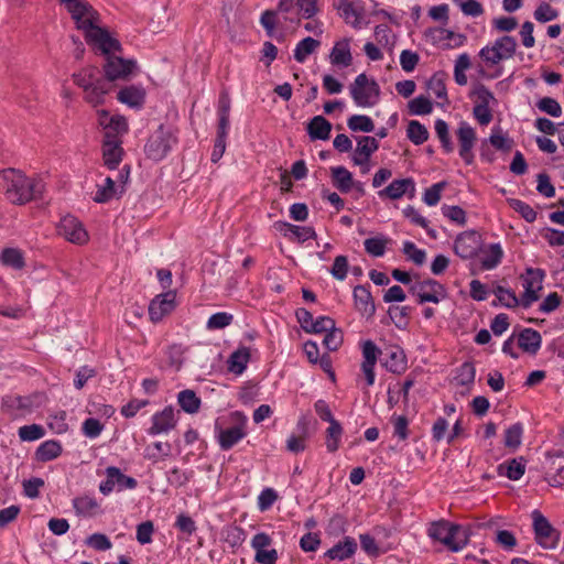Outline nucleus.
<instances>
[{
    "label": "nucleus",
    "instance_id": "48",
    "mask_svg": "<svg viewBox=\"0 0 564 564\" xmlns=\"http://www.w3.org/2000/svg\"><path fill=\"white\" fill-rule=\"evenodd\" d=\"M19 437L23 442H33L45 435V430L39 424L23 425L18 431Z\"/></svg>",
    "mask_w": 564,
    "mask_h": 564
},
{
    "label": "nucleus",
    "instance_id": "9",
    "mask_svg": "<svg viewBox=\"0 0 564 564\" xmlns=\"http://www.w3.org/2000/svg\"><path fill=\"white\" fill-rule=\"evenodd\" d=\"M130 169L124 166L117 176V180L105 177L100 183L96 184V191L93 199L96 203H108L113 198L120 197L124 192V185L129 178Z\"/></svg>",
    "mask_w": 564,
    "mask_h": 564
},
{
    "label": "nucleus",
    "instance_id": "23",
    "mask_svg": "<svg viewBox=\"0 0 564 564\" xmlns=\"http://www.w3.org/2000/svg\"><path fill=\"white\" fill-rule=\"evenodd\" d=\"M273 228L283 237L294 242H305L315 237V230L310 226H297L286 221H275Z\"/></svg>",
    "mask_w": 564,
    "mask_h": 564
},
{
    "label": "nucleus",
    "instance_id": "47",
    "mask_svg": "<svg viewBox=\"0 0 564 564\" xmlns=\"http://www.w3.org/2000/svg\"><path fill=\"white\" fill-rule=\"evenodd\" d=\"M234 321V315L227 312H218L213 314L207 323L206 328L208 330L223 329L229 326Z\"/></svg>",
    "mask_w": 564,
    "mask_h": 564
},
{
    "label": "nucleus",
    "instance_id": "63",
    "mask_svg": "<svg viewBox=\"0 0 564 564\" xmlns=\"http://www.w3.org/2000/svg\"><path fill=\"white\" fill-rule=\"evenodd\" d=\"M538 107L541 111L546 112L552 117H560L562 115L561 105L551 97H544L538 102Z\"/></svg>",
    "mask_w": 564,
    "mask_h": 564
},
{
    "label": "nucleus",
    "instance_id": "42",
    "mask_svg": "<svg viewBox=\"0 0 564 564\" xmlns=\"http://www.w3.org/2000/svg\"><path fill=\"white\" fill-rule=\"evenodd\" d=\"M0 261L3 265L14 270H20L25 264L23 252L17 248H6L0 253Z\"/></svg>",
    "mask_w": 564,
    "mask_h": 564
},
{
    "label": "nucleus",
    "instance_id": "61",
    "mask_svg": "<svg viewBox=\"0 0 564 564\" xmlns=\"http://www.w3.org/2000/svg\"><path fill=\"white\" fill-rule=\"evenodd\" d=\"M86 411L89 414L105 419H109L115 414V408L112 405L99 402H89Z\"/></svg>",
    "mask_w": 564,
    "mask_h": 564
},
{
    "label": "nucleus",
    "instance_id": "15",
    "mask_svg": "<svg viewBox=\"0 0 564 564\" xmlns=\"http://www.w3.org/2000/svg\"><path fill=\"white\" fill-rule=\"evenodd\" d=\"M97 116L98 123L105 131L104 139H121L127 133L128 122L123 116L111 115L106 110H99Z\"/></svg>",
    "mask_w": 564,
    "mask_h": 564
},
{
    "label": "nucleus",
    "instance_id": "20",
    "mask_svg": "<svg viewBox=\"0 0 564 564\" xmlns=\"http://www.w3.org/2000/svg\"><path fill=\"white\" fill-rule=\"evenodd\" d=\"M481 237L475 230L460 234L454 243L455 253L462 259H470L478 254L481 249Z\"/></svg>",
    "mask_w": 564,
    "mask_h": 564
},
{
    "label": "nucleus",
    "instance_id": "52",
    "mask_svg": "<svg viewBox=\"0 0 564 564\" xmlns=\"http://www.w3.org/2000/svg\"><path fill=\"white\" fill-rule=\"evenodd\" d=\"M224 539L230 546L237 547L245 542L246 533L242 528L230 525L224 530Z\"/></svg>",
    "mask_w": 564,
    "mask_h": 564
},
{
    "label": "nucleus",
    "instance_id": "30",
    "mask_svg": "<svg viewBox=\"0 0 564 564\" xmlns=\"http://www.w3.org/2000/svg\"><path fill=\"white\" fill-rule=\"evenodd\" d=\"M333 185L341 193H349L354 187H359L360 183L355 182L352 174L345 166H334L330 169Z\"/></svg>",
    "mask_w": 564,
    "mask_h": 564
},
{
    "label": "nucleus",
    "instance_id": "50",
    "mask_svg": "<svg viewBox=\"0 0 564 564\" xmlns=\"http://www.w3.org/2000/svg\"><path fill=\"white\" fill-rule=\"evenodd\" d=\"M495 48L500 53L505 59H508L513 56L516 48H517V42L512 36L505 35L500 39H498L494 43Z\"/></svg>",
    "mask_w": 564,
    "mask_h": 564
},
{
    "label": "nucleus",
    "instance_id": "33",
    "mask_svg": "<svg viewBox=\"0 0 564 564\" xmlns=\"http://www.w3.org/2000/svg\"><path fill=\"white\" fill-rule=\"evenodd\" d=\"M357 550V543L351 538H345L326 552L330 560L344 561L351 557Z\"/></svg>",
    "mask_w": 564,
    "mask_h": 564
},
{
    "label": "nucleus",
    "instance_id": "3",
    "mask_svg": "<svg viewBox=\"0 0 564 564\" xmlns=\"http://www.w3.org/2000/svg\"><path fill=\"white\" fill-rule=\"evenodd\" d=\"M214 434L220 449H231L248 435V416L241 411H232L226 416L217 417Z\"/></svg>",
    "mask_w": 564,
    "mask_h": 564
},
{
    "label": "nucleus",
    "instance_id": "57",
    "mask_svg": "<svg viewBox=\"0 0 564 564\" xmlns=\"http://www.w3.org/2000/svg\"><path fill=\"white\" fill-rule=\"evenodd\" d=\"M348 268L349 263L347 257L337 256L334 260V263L329 272L333 275V278H335L338 281H343L347 278Z\"/></svg>",
    "mask_w": 564,
    "mask_h": 564
},
{
    "label": "nucleus",
    "instance_id": "32",
    "mask_svg": "<svg viewBox=\"0 0 564 564\" xmlns=\"http://www.w3.org/2000/svg\"><path fill=\"white\" fill-rule=\"evenodd\" d=\"M250 360V349L241 346L236 349L228 358L227 368L231 373L241 375Z\"/></svg>",
    "mask_w": 564,
    "mask_h": 564
},
{
    "label": "nucleus",
    "instance_id": "43",
    "mask_svg": "<svg viewBox=\"0 0 564 564\" xmlns=\"http://www.w3.org/2000/svg\"><path fill=\"white\" fill-rule=\"evenodd\" d=\"M522 434L523 425L521 423H514L509 426L505 432V446L517 449L521 445Z\"/></svg>",
    "mask_w": 564,
    "mask_h": 564
},
{
    "label": "nucleus",
    "instance_id": "51",
    "mask_svg": "<svg viewBox=\"0 0 564 564\" xmlns=\"http://www.w3.org/2000/svg\"><path fill=\"white\" fill-rule=\"evenodd\" d=\"M499 303L506 307L512 308L521 304L513 291L497 285L494 290Z\"/></svg>",
    "mask_w": 564,
    "mask_h": 564
},
{
    "label": "nucleus",
    "instance_id": "36",
    "mask_svg": "<svg viewBox=\"0 0 564 564\" xmlns=\"http://www.w3.org/2000/svg\"><path fill=\"white\" fill-rule=\"evenodd\" d=\"M332 124L322 116H315L308 123L307 131L313 140H327L329 138Z\"/></svg>",
    "mask_w": 564,
    "mask_h": 564
},
{
    "label": "nucleus",
    "instance_id": "6",
    "mask_svg": "<svg viewBox=\"0 0 564 564\" xmlns=\"http://www.w3.org/2000/svg\"><path fill=\"white\" fill-rule=\"evenodd\" d=\"M350 96L356 106L371 108L379 102L380 87L377 82L366 74H359L349 86Z\"/></svg>",
    "mask_w": 564,
    "mask_h": 564
},
{
    "label": "nucleus",
    "instance_id": "38",
    "mask_svg": "<svg viewBox=\"0 0 564 564\" xmlns=\"http://www.w3.org/2000/svg\"><path fill=\"white\" fill-rule=\"evenodd\" d=\"M62 454V445L58 441L48 440L43 442L35 452V458L39 462H50Z\"/></svg>",
    "mask_w": 564,
    "mask_h": 564
},
{
    "label": "nucleus",
    "instance_id": "27",
    "mask_svg": "<svg viewBox=\"0 0 564 564\" xmlns=\"http://www.w3.org/2000/svg\"><path fill=\"white\" fill-rule=\"evenodd\" d=\"M382 366L392 373H401L406 369L404 351L399 346H390L382 352Z\"/></svg>",
    "mask_w": 564,
    "mask_h": 564
},
{
    "label": "nucleus",
    "instance_id": "14",
    "mask_svg": "<svg viewBox=\"0 0 564 564\" xmlns=\"http://www.w3.org/2000/svg\"><path fill=\"white\" fill-rule=\"evenodd\" d=\"M177 422V411L172 405H166L151 416L148 434L152 436L167 434L176 427Z\"/></svg>",
    "mask_w": 564,
    "mask_h": 564
},
{
    "label": "nucleus",
    "instance_id": "13",
    "mask_svg": "<svg viewBox=\"0 0 564 564\" xmlns=\"http://www.w3.org/2000/svg\"><path fill=\"white\" fill-rule=\"evenodd\" d=\"M378 149L379 142L373 137L365 135L357 139V147L351 160L355 165L360 167L362 174H367L371 170L370 158Z\"/></svg>",
    "mask_w": 564,
    "mask_h": 564
},
{
    "label": "nucleus",
    "instance_id": "55",
    "mask_svg": "<svg viewBox=\"0 0 564 564\" xmlns=\"http://www.w3.org/2000/svg\"><path fill=\"white\" fill-rule=\"evenodd\" d=\"M67 414L65 411H57L48 416V426L57 434L67 432L68 424L66 422Z\"/></svg>",
    "mask_w": 564,
    "mask_h": 564
},
{
    "label": "nucleus",
    "instance_id": "28",
    "mask_svg": "<svg viewBox=\"0 0 564 564\" xmlns=\"http://www.w3.org/2000/svg\"><path fill=\"white\" fill-rule=\"evenodd\" d=\"M145 89L141 85H129L118 91L117 99L132 109H141L145 101Z\"/></svg>",
    "mask_w": 564,
    "mask_h": 564
},
{
    "label": "nucleus",
    "instance_id": "34",
    "mask_svg": "<svg viewBox=\"0 0 564 564\" xmlns=\"http://www.w3.org/2000/svg\"><path fill=\"white\" fill-rule=\"evenodd\" d=\"M542 344V337L538 330L525 328L519 334L518 345L527 352L535 354Z\"/></svg>",
    "mask_w": 564,
    "mask_h": 564
},
{
    "label": "nucleus",
    "instance_id": "39",
    "mask_svg": "<svg viewBox=\"0 0 564 564\" xmlns=\"http://www.w3.org/2000/svg\"><path fill=\"white\" fill-rule=\"evenodd\" d=\"M343 434L344 430L338 421L332 422V424L326 429L325 445L329 453H335L339 448Z\"/></svg>",
    "mask_w": 564,
    "mask_h": 564
},
{
    "label": "nucleus",
    "instance_id": "17",
    "mask_svg": "<svg viewBox=\"0 0 564 564\" xmlns=\"http://www.w3.org/2000/svg\"><path fill=\"white\" fill-rule=\"evenodd\" d=\"M381 354L377 345L371 340H366L361 345L362 361L360 366L361 373L365 378L366 386L371 387L376 380L375 368L379 355Z\"/></svg>",
    "mask_w": 564,
    "mask_h": 564
},
{
    "label": "nucleus",
    "instance_id": "4",
    "mask_svg": "<svg viewBox=\"0 0 564 564\" xmlns=\"http://www.w3.org/2000/svg\"><path fill=\"white\" fill-rule=\"evenodd\" d=\"M73 80L84 94V100L93 107L105 102L110 86L106 79L100 76L99 69L95 66H85L73 74Z\"/></svg>",
    "mask_w": 564,
    "mask_h": 564
},
{
    "label": "nucleus",
    "instance_id": "58",
    "mask_svg": "<svg viewBox=\"0 0 564 564\" xmlns=\"http://www.w3.org/2000/svg\"><path fill=\"white\" fill-rule=\"evenodd\" d=\"M509 205L518 212L527 221H534L536 219V212L527 203L520 199H510Z\"/></svg>",
    "mask_w": 564,
    "mask_h": 564
},
{
    "label": "nucleus",
    "instance_id": "45",
    "mask_svg": "<svg viewBox=\"0 0 564 564\" xmlns=\"http://www.w3.org/2000/svg\"><path fill=\"white\" fill-rule=\"evenodd\" d=\"M502 254L503 252L500 245H490L489 249L485 251V256L481 259L482 268L486 270L496 268L500 263Z\"/></svg>",
    "mask_w": 564,
    "mask_h": 564
},
{
    "label": "nucleus",
    "instance_id": "25",
    "mask_svg": "<svg viewBox=\"0 0 564 564\" xmlns=\"http://www.w3.org/2000/svg\"><path fill=\"white\" fill-rule=\"evenodd\" d=\"M329 63L338 68H347L352 64L350 39L336 41L330 53Z\"/></svg>",
    "mask_w": 564,
    "mask_h": 564
},
{
    "label": "nucleus",
    "instance_id": "2",
    "mask_svg": "<svg viewBox=\"0 0 564 564\" xmlns=\"http://www.w3.org/2000/svg\"><path fill=\"white\" fill-rule=\"evenodd\" d=\"M0 180L7 198L13 204H25L43 191V184L37 178L26 177L22 172L8 169L0 173Z\"/></svg>",
    "mask_w": 564,
    "mask_h": 564
},
{
    "label": "nucleus",
    "instance_id": "21",
    "mask_svg": "<svg viewBox=\"0 0 564 564\" xmlns=\"http://www.w3.org/2000/svg\"><path fill=\"white\" fill-rule=\"evenodd\" d=\"M176 306V293L169 291L156 295L149 305V316L154 323L162 321Z\"/></svg>",
    "mask_w": 564,
    "mask_h": 564
},
{
    "label": "nucleus",
    "instance_id": "53",
    "mask_svg": "<svg viewBox=\"0 0 564 564\" xmlns=\"http://www.w3.org/2000/svg\"><path fill=\"white\" fill-rule=\"evenodd\" d=\"M104 429L105 424L95 417H88L82 424V433L90 440L97 438Z\"/></svg>",
    "mask_w": 564,
    "mask_h": 564
},
{
    "label": "nucleus",
    "instance_id": "46",
    "mask_svg": "<svg viewBox=\"0 0 564 564\" xmlns=\"http://www.w3.org/2000/svg\"><path fill=\"white\" fill-rule=\"evenodd\" d=\"M307 442V433L305 425L302 426L301 434H291L286 440V449L293 454H299L305 451Z\"/></svg>",
    "mask_w": 564,
    "mask_h": 564
},
{
    "label": "nucleus",
    "instance_id": "54",
    "mask_svg": "<svg viewBox=\"0 0 564 564\" xmlns=\"http://www.w3.org/2000/svg\"><path fill=\"white\" fill-rule=\"evenodd\" d=\"M506 476L511 480L520 479L525 471V463L522 457L513 458L506 463Z\"/></svg>",
    "mask_w": 564,
    "mask_h": 564
},
{
    "label": "nucleus",
    "instance_id": "18",
    "mask_svg": "<svg viewBox=\"0 0 564 564\" xmlns=\"http://www.w3.org/2000/svg\"><path fill=\"white\" fill-rule=\"evenodd\" d=\"M272 544V539L264 532L257 533L250 545L254 550V561L259 564H275L278 561V551L269 549Z\"/></svg>",
    "mask_w": 564,
    "mask_h": 564
},
{
    "label": "nucleus",
    "instance_id": "16",
    "mask_svg": "<svg viewBox=\"0 0 564 564\" xmlns=\"http://www.w3.org/2000/svg\"><path fill=\"white\" fill-rule=\"evenodd\" d=\"M105 473L106 479L99 485V490L105 496L111 494L116 486H118V490H122L134 489L138 485L134 478L122 474L121 470L115 466L107 467Z\"/></svg>",
    "mask_w": 564,
    "mask_h": 564
},
{
    "label": "nucleus",
    "instance_id": "59",
    "mask_svg": "<svg viewBox=\"0 0 564 564\" xmlns=\"http://www.w3.org/2000/svg\"><path fill=\"white\" fill-rule=\"evenodd\" d=\"M429 98L434 95L440 100L446 99V88L441 77H433L426 86Z\"/></svg>",
    "mask_w": 564,
    "mask_h": 564
},
{
    "label": "nucleus",
    "instance_id": "29",
    "mask_svg": "<svg viewBox=\"0 0 564 564\" xmlns=\"http://www.w3.org/2000/svg\"><path fill=\"white\" fill-rule=\"evenodd\" d=\"M415 191L414 183L410 178L394 180L387 187L378 192L382 199H399L404 195H413Z\"/></svg>",
    "mask_w": 564,
    "mask_h": 564
},
{
    "label": "nucleus",
    "instance_id": "40",
    "mask_svg": "<svg viewBox=\"0 0 564 564\" xmlns=\"http://www.w3.org/2000/svg\"><path fill=\"white\" fill-rule=\"evenodd\" d=\"M321 46V42L307 36L301 40L294 48V58L299 63H304L307 57Z\"/></svg>",
    "mask_w": 564,
    "mask_h": 564
},
{
    "label": "nucleus",
    "instance_id": "26",
    "mask_svg": "<svg viewBox=\"0 0 564 564\" xmlns=\"http://www.w3.org/2000/svg\"><path fill=\"white\" fill-rule=\"evenodd\" d=\"M121 139H104L102 142V162L109 170H115L119 166L123 158Z\"/></svg>",
    "mask_w": 564,
    "mask_h": 564
},
{
    "label": "nucleus",
    "instance_id": "49",
    "mask_svg": "<svg viewBox=\"0 0 564 564\" xmlns=\"http://www.w3.org/2000/svg\"><path fill=\"white\" fill-rule=\"evenodd\" d=\"M85 544L98 552L108 551L112 547L109 538L104 533H94L86 538Z\"/></svg>",
    "mask_w": 564,
    "mask_h": 564
},
{
    "label": "nucleus",
    "instance_id": "22",
    "mask_svg": "<svg viewBox=\"0 0 564 564\" xmlns=\"http://www.w3.org/2000/svg\"><path fill=\"white\" fill-rule=\"evenodd\" d=\"M332 6L347 24L360 30L368 24L365 20L362 9L349 0H332Z\"/></svg>",
    "mask_w": 564,
    "mask_h": 564
},
{
    "label": "nucleus",
    "instance_id": "56",
    "mask_svg": "<svg viewBox=\"0 0 564 564\" xmlns=\"http://www.w3.org/2000/svg\"><path fill=\"white\" fill-rule=\"evenodd\" d=\"M534 19L541 23L555 20L558 17L557 10L553 9L547 2H541L534 13Z\"/></svg>",
    "mask_w": 564,
    "mask_h": 564
},
{
    "label": "nucleus",
    "instance_id": "24",
    "mask_svg": "<svg viewBox=\"0 0 564 564\" xmlns=\"http://www.w3.org/2000/svg\"><path fill=\"white\" fill-rule=\"evenodd\" d=\"M457 139L459 143V155L466 164L474 162L473 148L476 142L475 130L466 122H462L457 130Z\"/></svg>",
    "mask_w": 564,
    "mask_h": 564
},
{
    "label": "nucleus",
    "instance_id": "10",
    "mask_svg": "<svg viewBox=\"0 0 564 564\" xmlns=\"http://www.w3.org/2000/svg\"><path fill=\"white\" fill-rule=\"evenodd\" d=\"M176 143L174 133L160 127L148 140L145 153L148 158L160 161L166 156L172 147Z\"/></svg>",
    "mask_w": 564,
    "mask_h": 564
},
{
    "label": "nucleus",
    "instance_id": "1",
    "mask_svg": "<svg viewBox=\"0 0 564 564\" xmlns=\"http://www.w3.org/2000/svg\"><path fill=\"white\" fill-rule=\"evenodd\" d=\"M70 14L76 29L94 50L108 53L119 47V41L102 26L100 14L87 0H61Z\"/></svg>",
    "mask_w": 564,
    "mask_h": 564
},
{
    "label": "nucleus",
    "instance_id": "8",
    "mask_svg": "<svg viewBox=\"0 0 564 564\" xmlns=\"http://www.w3.org/2000/svg\"><path fill=\"white\" fill-rule=\"evenodd\" d=\"M120 51L121 44L119 43L118 48L108 53H101L106 57L104 69L108 80L128 79L129 76L138 70V63L135 59H124L120 56H116V53Z\"/></svg>",
    "mask_w": 564,
    "mask_h": 564
},
{
    "label": "nucleus",
    "instance_id": "62",
    "mask_svg": "<svg viewBox=\"0 0 564 564\" xmlns=\"http://www.w3.org/2000/svg\"><path fill=\"white\" fill-rule=\"evenodd\" d=\"M354 296L356 300V305L358 308H361L364 306L365 311H373V304L371 302V295L370 293L362 286H357L354 290Z\"/></svg>",
    "mask_w": 564,
    "mask_h": 564
},
{
    "label": "nucleus",
    "instance_id": "64",
    "mask_svg": "<svg viewBox=\"0 0 564 564\" xmlns=\"http://www.w3.org/2000/svg\"><path fill=\"white\" fill-rule=\"evenodd\" d=\"M278 495L274 489L265 488L258 496V508L261 511L269 510L276 501Z\"/></svg>",
    "mask_w": 564,
    "mask_h": 564
},
{
    "label": "nucleus",
    "instance_id": "31",
    "mask_svg": "<svg viewBox=\"0 0 564 564\" xmlns=\"http://www.w3.org/2000/svg\"><path fill=\"white\" fill-rule=\"evenodd\" d=\"M476 369L471 362H464L456 369V375L453 378V383L456 387H462V394L469 392L470 387L474 384Z\"/></svg>",
    "mask_w": 564,
    "mask_h": 564
},
{
    "label": "nucleus",
    "instance_id": "11",
    "mask_svg": "<svg viewBox=\"0 0 564 564\" xmlns=\"http://www.w3.org/2000/svg\"><path fill=\"white\" fill-rule=\"evenodd\" d=\"M532 518L536 542L543 549H555L560 541V532L552 527L550 521L540 511L534 510Z\"/></svg>",
    "mask_w": 564,
    "mask_h": 564
},
{
    "label": "nucleus",
    "instance_id": "35",
    "mask_svg": "<svg viewBox=\"0 0 564 564\" xmlns=\"http://www.w3.org/2000/svg\"><path fill=\"white\" fill-rule=\"evenodd\" d=\"M75 512L82 517H94L99 512V503L91 496H80L73 500Z\"/></svg>",
    "mask_w": 564,
    "mask_h": 564
},
{
    "label": "nucleus",
    "instance_id": "19",
    "mask_svg": "<svg viewBox=\"0 0 564 564\" xmlns=\"http://www.w3.org/2000/svg\"><path fill=\"white\" fill-rule=\"evenodd\" d=\"M544 274L539 269H528L525 275L522 276L524 293L521 297V305L525 308L539 300V291L542 290V281Z\"/></svg>",
    "mask_w": 564,
    "mask_h": 564
},
{
    "label": "nucleus",
    "instance_id": "44",
    "mask_svg": "<svg viewBox=\"0 0 564 564\" xmlns=\"http://www.w3.org/2000/svg\"><path fill=\"white\" fill-rule=\"evenodd\" d=\"M347 126L352 131L372 132L375 130L372 119L365 115H352L348 118Z\"/></svg>",
    "mask_w": 564,
    "mask_h": 564
},
{
    "label": "nucleus",
    "instance_id": "5",
    "mask_svg": "<svg viewBox=\"0 0 564 564\" xmlns=\"http://www.w3.org/2000/svg\"><path fill=\"white\" fill-rule=\"evenodd\" d=\"M429 536L453 552H458L466 546L469 538L466 529L446 520L433 521L429 528Z\"/></svg>",
    "mask_w": 564,
    "mask_h": 564
},
{
    "label": "nucleus",
    "instance_id": "7",
    "mask_svg": "<svg viewBox=\"0 0 564 564\" xmlns=\"http://www.w3.org/2000/svg\"><path fill=\"white\" fill-rule=\"evenodd\" d=\"M318 12V0H281L278 4V13L291 23H299L301 19L310 20Z\"/></svg>",
    "mask_w": 564,
    "mask_h": 564
},
{
    "label": "nucleus",
    "instance_id": "41",
    "mask_svg": "<svg viewBox=\"0 0 564 564\" xmlns=\"http://www.w3.org/2000/svg\"><path fill=\"white\" fill-rule=\"evenodd\" d=\"M392 240L383 235L367 238L364 241L365 250L372 257H382Z\"/></svg>",
    "mask_w": 564,
    "mask_h": 564
},
{
    "label": "nucleus",
    "instance_id": "12",
    "mask_svg": "<svg viewBox=\"0 0 564 564\" xmlns=\"http://www.w3.org/2000/svg\"><path fill=\"white\" fill-rule=\"evenodd\" d=\"M58 234L74 245H86L89 235L83 223L72 215L64 216L58 224Z\"/></svg>",
    "mask_w": 564,
    "mask_h": 564
},
{
    "label": "nucleus",
    "instance_id": "60",
    "mask_svg": "<svg viewBox=\"0 0 564 564\" xmlns=\"http://www.w3.org/2000/svg\"><path fill=\"white\" fill-rule=\"evenodd\" d=\"M435 132L446 152H452L454 148L451 142L448 126L444 120L438 119L435 122Z\"/></svg>",
    "mask_w": 564,
    "mask_h": 564
},
{
    "label": "nucleus",
    "instance_id": "37",
    "mask_svg": "<svg viewBox=\"0 0 564 564\" xmlns=\"http://www.w3.org/2000/svg\"><path fill=\"white\" fill-rule=\"evenodd\" d=\"M177 403L184 412L195 414L199 411L202 401L193 390L185 389L178 392Z\"/></svg>",
    "mask_w": 564,
    "mask_h": 564
}]
</instances>
